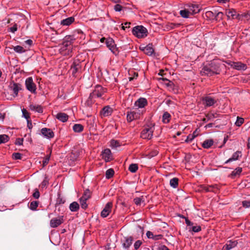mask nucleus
I'll use <instances>...</instances> for the list:
<instances>
[{
	"label": "nucleus",
	"instance_id": "nucleus-1",
	"mask_svg": "<svg viewBox=\"0 0 250 250\" xmlns=\"http://www.w3.org/2000/svg\"><path fill=\"white\" fill-rule=\"evenodd\" d=\"M75 39L73 36H66L63 40L62 43L60 45V53L63 56H72V44Z\"/></svg>",
	"mask_w": 250,
	"mask_h": 250
},
{
	"label": "nucleus",
	"instance_id": "nucleus-2",
	"mask_svg": "<svg viewBox=\"0 0 250 250\" xmlns=\"http://www.w3.org/2000/svg\"><path fill=\"white\" fill-rule=\"evenodd\" d=\"M133 35L138 38H143L147 36V30L142 25L135 26L132 31Z\"/></svg>",
	"mask_w": 250,
	"mask_h": 250
},
{
	"label": "nucleus",
	"instance_id": "nucleus-3",
	"mask_svg": "<svg viewBox=\"0 0 250 250\" xmlns=\"http://www.w3.org/2000/svg\"><path fill=\"white\" fill-rule=\"evenodd\" d=\"M154 130V126L150 125L146 126L142 131L141 137L144 139L150 140L153 136V133Z\"/></svg>",
	"mask_w": 250,
	"mask_h": 250
},
{
	"label": "nucleus",
	"instance_id": "nucleus-4",
	"mask_svg": "<svg viewBox=\"0 0 250 250\" xmlns=\"http://www.w3.org/2000/svg\"><path fill=\"white\" fill-rule=\"evenodd\" d=\"M106 92V89L100 85H96L94 90L90 94V98H96L102 97Z\"/></svg>",
	"mask_w": 250,
	"mask_h": 250
},
{
	"label": "nucleus",
	"instance_id": "nucleus-5",
	"mask_svg": "<svg viewBox=\"0 0 250 250\" xmlns=\"http://www.w3.org/2000/svg\"><path fill=\"white\" fill-rule=\"evenodd\" d=\"M105 43L109 49L115 55L118 54L119 51L114 41L110 38L106 39Z\"/></svg>",
	"mask_w": 250,
	"mask_h": 250
},
{
	"label": "nucleus",
	"instance_id": "nucleus-6",
	"mask_svg": "<svg viewBox=\"0 0 250 250\" xmlns=\"http://www.w3.org/2000/svg\"><path fill=\"white\" fill-rule=\"evenodd\" d=\"M25 84L26 89L32 93H35L36 92V85L33 82L32 77L27 78L25 82Z\"/></svg>",
	"mask_w": 250,
	"mask_h": 250
},
{
	"label": "nucleus",
	"instance_id": "nucleus-7",
	"mask_svg": "<svg viewBox=\"0 0 250 250\" xmlns=\"http://www.w3.org/2000/svg\"><path fill=\"white\" fill-rule=\"evenodd\" d=\"M190 14H194L200 12V9L199 5L196 4H187L185 6Z\"/></svg>",
	"mask_w": 250,
	"mask_h": 250
},
{
	"label": "nucleus",
	"instance_id": "nucleus-8",
	"mask_svg": "<svg viewBox=\"0 0 250 250\" xmlns=\"http://www.w3.org/2000/svg\"><path fill=\"white\" fill-rule=\"evenodd\" d=\"M63 222V216H59L58 218H52L50 221V226L55 228L61 225Z\"/></svg>",
	"mask_w": 250,
	"mask_h": 250
},
{
	"label": "nucleus",
	"instance_id": "nucleus-9",
	"mask_svg": "<svg viewBox=\"0 0 250 250\" xmlns=\"http://www.w3.org/2000/svg\"><path fill=\"white\" fill-rule=\"evenodd\" d=\"M209 64L214 74H219L220 73L221 71L220 63L218 61L213 60Z\"/></svg>",
	"mask_w": 250,
	"mask_h": 250
},
{
	"label": "nucleus",
	"instance_id": "nucleus-10",
	"mask_svg": "<svg viewBox=\"0 0 250 250\" xmlns=\"http://www.w3.org/2000/svg\"><path fill=\"white\" fill-rule=\"evenodd\" d=\"M113 204L111 202H108L105 206L104 209L101 213V215L102 217H106L111 211Z\"/></svg>",
	"mask_w": 250,
	"mask_h": 250
},
{
	"label": "nucleus",
	"instance_id": "nucleus-11",
	"mask_svg": "<svg viewBox=\"0 0 250 250\" xmlns=\"http://www.w3.org/2000/svg\"><path fill=\"white\" fill-rule=\"evenodd\" d=\"M42 135L45 138L51 139L54 137V133L50 128H43L41 130Z\"/></svg>",
	"mask_w": 250,
	"mask_h": 250
},
{
	"label": "nucleus",
	"instance_id": "nucleus-12",
	"mask_svg": "<svg viewBox=\"0 0 250 250\" xmlns=\"http://www.w3.org/2000/svg\"><path fill=\"white\" fill-rule=\"evenodd\" d=\"M201 74L202 76L207 75L208 76H211L214 75L209 64L203 67L201 70Z\"/></svg>",
	"mask_w": 250,
	"mask_h": 250
},
{
	"label": "nucleus",
	"instance_id": "nucleus-13",
	"mask_svg": "<svg viewBox=\"0 0 250 250\" xmlns=\"http://www.w3.org/2000/svg\"><path fill=\"white\" fill-rule=\"evenodd\" d=\"M81 69V62L79 61H74L71 65V70L72 71V75L75 76V74L79 72Z\"/></svg>",
	"mask_w": 250,
	"mask_h": 250
},
{
	"label": "nucleus",
	"instance_id": "nucleus-14",
	"mask_svg": "<svg viewBox=\"0 0 250 250\" xmlns=\"http://www.w3.org/2000/svg\"><path fill=\"white\" fill-rule=\"evenodd\" d=\"M102 158L105 162H109L112 159V156L110 150L108 148L105 149L103 151Z\"/></svg>",
	"mask_w": 250,
	"mask_h": 250
},
{
	"label": "nucleus",
	"instance_id": "nucleus-15",
	"mask_svg": "<svg viewBox=\"0 0 250 250\" xmlns=\"http://www.w3.org/2000/svg\"><path fill=\"white\" fill-rule=\"evenodd\" d=\"M10 88L13 92V96L15 97L18 96L19 91L21 90V86L18 83H13L10 85Z\"/></svg>",
	"mask_w": 250,
	"mask_h": 250
},
{
	"label": "nucleus",
	"instance_id": "nucleus-16",
	"mask_svg": "<svg viewBox=\"0 0 250 250\" xmlns=\"http://www.w3.org/2000/svg\"><path fill=\"white\" fill-rule=\"evenodd\" d=\"M204 104L206 106H211L213 105L216 102V101L210 96H206L203 98Z\"/></svg>",
	"mask_w": 250,
	"mask_h": 250
},
{
	"label": "nucleus",
	"instance_id": "nucleus-17",
	"mask_svg": "<svg viewBox=\"0 0 250 250\" xmlns=\"http://www.w3.org/2000/svg\"><path fill=\"white\" fill-rule=\"evenodd\" d=\"M112 111V108L110 106L107 105L103 108L100 114L102 117H107L111 115Z\"/></svg>",
	"mask_w": 250,
	"mask_h": 250
},
{
	"label": "nucleus",
	"instance_id": "nucleus-18",
	"mask_svg": "<svg viewBox=\"0 0 250 250\" xmlns=\"http://www.w3.org/2000/svg\"><path fill=\"white\" fill-rule=\"evenodd\" d=\"M231 66L238 70H245L247 69V66L245 64L241 62H232Z\"/></svg>",
	"mask_w": 250,
	"mask_h": 250
},
{
	"label": "nucleus",
	"instance_id": "nucleus-19",
	"mask_svg": "<svg viewBox=\"0 0 250 250\" xmlns=\"http://www.w3.org/2000/svg\"><path fill=\"white\" fill-rule=\"evenodd\" d=\"M147 100L144 98L138 99L134 104V106L138 108H143L147 104Z\"/></svg>",
	"mask_w": 250,
	"mask_h": 250
},
{
	"label": "nucleus",
	"instance_id": "nucleus-20",
	"mask_svg": "<svg viewBox=\"0 0 250 250\" xmlns=\"http://www.w3.org/2000/svg\"><path fill=\"white\" fill-rule=\"evenodd\" d=\"M219 15H223V14L222 12H217L216 11H214V12L208 11L206 12V17L211 19H216L217 17L219 16Z\"/></svg>",
	"mask_w": 250,
	"mask_h": 250
},
{
	"label": "nucleus",
	"instance_id": "nucleus-21",
	"mask_svg": "<svg viewBox=\"0 0 250 250\" xmlns=\"http://www.w3.org/2000/svg\"><path fill=\"white\" fill-rule=\"evenodd\" d=\"M237 245V241L230 240L224 246L223 250H230L234 248Z\"/></svg>",
	"mask_w": 250,
	"mask_h": 250
},
{
	"label": "nucleus",
	"instance_id": "nucleus-22",
	"mask_svg": "<svg viewBox=\"0 0 250 250\" xmlns=\"http://www.w3.org/2000/svg\"><path fill=\"white\" fill-rule=\"evenodd\" d=\"M144 53L148 56H151L154 52L152 44H148L143 49Z\"/></svg>",
	"mask_w": 250,
	"mask_h": 250
},
{
	"label": "nucleus",
	"instance_id": "nucleus-23",
	"mask_svg": "<svg viewBox=\"0 0 250 250\" xmlns=\"http://www.w3.org/2000/svg\"><path fill=\"white\" fill-rule=\"evenodd\" d=\"M138 113L134 111L128 112L127 113L126 118L128 122H131L133 120L138 118Z\"/></svg>",
	"mask_w": 250,
	"mask_h": 250
},
{
	"label": "nucleus",
	"instance_id": "nucleus-24",
	"mask_svg": "<svg viewBox=\"0 0 250 250\" xmlns=\"http://www.w3.org/2000/svg\"><path fill=\"white\" fill-rule=\"evenodd\" d=\"M56 118L62 122H65L68 120V116L65 113L60 112L56 115Z\"/></svg>",
	"mask_w": 250,
	"mask_h": 250
},
{
	"label": "nucleus",
	"instance_id": "nucleus-25",
	"mask_svg": "<svg viewBox=\"0 0 250 250\" xmlns=\"http://www.w3.org/2000/svg\"><path fill=\"white\" fill-rule=\"evenodd\" d=\"M240 157H241V152L239 151H237L235 152H234L233 154L232 157L229 158L228 160H227L225 163L227 164L233 161L237 160Z\"/></svg>",
	"mask_w": 250,
	"mask_h": 250
},
{
	"label": "nucleus",
	"instance_id": "nucleus-26",
	"mask_svg": "<svg viewBox=\"0 0 250 250\" xmlns=\"http://www.w3.org/2000/svg\"><path fill=\"white\" fill-rule=\"evenodd\" d=\"M29 109L32 111H35L40 113H42L43 112L42 107L38 104H31L29 105Z\"/></svg>",
	"mask_w": 250,
	"mask_h": 250
},
{
	"label": "nucleus",
	"instance_id": "nucleus-27",
	"mask_svg": "<svg viewBox=\"0 0 250 250\" xmlns=\"http://www.w3.org/2000/svg\"><path fill=\"white\" fill-rule=\"evenodd\" d=\"M74 17H70L61 21V24L62 25L69 26L74 21Z\"/></svg>",
	"mask_w": 250,
	"mask_h": 250
},
{
	"label": "nucleus",
	"instance_id": "nucleus-28",
	"mask_svg": "<svg viewBox=\"0 0 250 250\" xmlns=\"http://www.w3.org/2000/svg\"><path fill=\"white\" fill-rule=\"evenodd\" d=\"M226 15L228 18L235 19L237 18L236 11L233 9H229L226 11Z\"/></svg>",
	"mask_w": 250,
	"mask_h": 250
},
{
	"label": "nucleus",
	"instance_id": "nucleus-29",
	"mask_svg": "<svg viewBox=\"0 0 250 250\" xmlns=\"http://www.w3.org/2000/svg\"><path fill=\"white\" fill-rule=\"evenodd\" d=\"M133 238L132 237L125 238V242L123 244V246L125 249H128L132 244Z\"/></svg>",
	"mask_w": 250,
	"mask_h": 250
},
{
	"label": "nucleus",
	"instance_id": "nucleus-30",
	"mask_svg": "<svg viewBox=\"0 0 250 250\" xmlns=\"http://www.w3.org/2000/svg\"><path fill=\"white\" fill-rule=\"evenodd\" d=\"M171 119L170 114L167 111L165 112L163 115L162 121L164 124H167Z\"/></svg>",
	"mask_w": 250,
	"mask_h": 250
},
{
	"label": "nucleus",
	"instance_id": "nucleus-31",
	"mask_svg": "<svg viewBox=\"0 0 250 250\" xmlns=\"http://www.w3.org/2000/svg\"><path fill=\"white\" fill-rule=\"evenodd\" d=\"M242 171V168L240 167L236 168L229 175V177L231 178H234L237 176H238Z\"/></svg>",
	"mask_w": 250,
	"mask_h": 250
},
{
	"label": "nucleus",
	"instance_id": "nucleus-32",
	"mask_svg": "<svg viewBox=\"0 0 250 250\" xmlns=\"http://www.w3.org/2000/svg\"><path fill=\"white\" fill-rule=\"evenodd\" d=\"M73 129L75 132L80 133L83 131V126L81 124H76L73 125Z\"/></svg>",
	"mask_w": 250,
	"mask_h": 250
},
{
	"label": "nucleus",
	"instance_id": "nucleus-33",
	"mask_svg": "<svg viewBox=\"0 0 250 250\" xmlns=\"http://www.w3.org/2000/svg\"><path fill=\"white\" fill-rule=\"evenodd\" d=\"M79 205L76 202H73L70 204L69 206V209L71 211L75 212L79 209Z\"/></svg>",
	"mask_w": 250,
	"mask_h": 250
},
{
	"label": "nucleus",
	"instance_id": "nucleus-34",
	"mask_svg": "<svg viewBox=\"0 0 250 250\" xmlns=\"http://www.w3.org/2000/svg\"><path fill=\"white\" fill-rule=\"evenodd\" d=\"M213 144V141L212 139L206 140L203 142L202 146L205 148H208Z\"/></svg>",
	"mask_w": 250,
	"mask_h": 250
},
{
	"label": "nucleus",
	"instance_id": "nucleus-35",
	"mask_svg": "<svg viewBox=\"0 0 250 250\" xmlns=\"http://www.w3.org/2000/svg\"><path fill=\"white\" fill-rule=\"evenodd\" d=\"M91 192L89 189H86L81 198L84 200H88L91 197Z\"/></svg>",
	"mask_w": 250,
	"mask_h": 250
},
{
	"label": "nucleus",
	"instance_id": "nucleus-36",
	"mask_svg": "<svg viewBox=\"0 0 250 250\" xmlns=\"http://www.w3.org/2000/svg\"><path fill=\"white\" fill-rule=\"evenodd\" d=\"M170 185L174 188H176L178 185V179L174 177L170 180Z\"/></svg>",
	"mask_w": 250,
	"mask_h": 250
},
{
	"label": "nucleus",
	"instance_id": "nucleus-37",
	"mask_svg": "<svg viewBox=\"0 0 250 250\" xmlns=\"http://www.w3.org/2000/svg\"><path fill=\"white\" fill-rule=\"evenodd\" d=\"M180 15L184 18H188L189 17V15L190 14L188 13V9L185 7L184 10H181L180 11Z\"/></svg>",
	"mask_w": 250,
	"mask_h": 250
},
{
	"label": "nucleus",
	"instance_id": "nucleus-38",
	"mask_svg": "<svg viewBox=\"0 0 250 250\" xmlns=\"http://www.w3.org/2000/svg\"><path fill=\"white\" fill-rule=\"evenodd\" d=\"M39 202L37 201H34L30 203L29 208L30 209L32 210H35L37 209V208L38 207Z\"/></svg>",
	"mask_w": 250,
	"mask_h": 250
},
{
	"label": "nucleus",
	"instance_id": "nucleus-39",
	"mask_svg": "<svg viewBox=\"0 0 250 250\" xmlns=\"http://www.w3.org/2000/svg\"><path fill=\"white\" fill-rule=\"evenodd\" d=\"M138 167L137 164H132L130 165V166H129V167H128V170L132 173H134V172H136V171L138 170Z\"/></svg>",
	"mask_w": 250,
	"mask_h": 250
},
{
	"label": "nucleus",
	"instance_id": "nucleus-40",
	"mask_svg": "<svg viewBox=\"0 0 250 250\" xmlns=\"http://www.w3.org/2000/svg\"><path fill=\"white\" fill-rule=\"evenodd\" d=\"M114 174V171L112 168L107 169L105 172V177L107 179L111 178Z\"/></svg>",
	"mask_w": 250,
	"mask_h": 250
},
{
	"label": "nucleus",
	"instance_id": "nucleus-41",
	"mask_svg": "<svg viewBox=\"0 0 250 250\" xmlns=\"http://www.w3.org/2000/svg\"><path fill=\"white\" fill-rule=\"evenodd\" d=\"M165 102L167 105L171 108H174L176 105V104L172 100L167 99L165 100Z\"/></svg>",
	"mask_w": 250,
	"mask_h": 250
},
{
	"label": "nucleus",
	"instance_id": "nucleus-42",
	"mask_svg": "<svg viewBox=\"0 0 250 250\" xmlns=\"http://www.w3.org/2000/svg\"><path fill=\"white\" fill-rule=\"evenodd\" d=\"M9 137L8 135L3 134V135H0V144L2 143H5L8 141L9 140Z\"/></svg>",
	"mask_w": 250,
	"mask_h": 250
},
{
	"label": "nucleus",
	"instance_id": "nucleus-43",
	"mask_svg": "<svg viewBox=\"0 0 250 250\" xmlns=\"http://www.w3.org/2000/svg\"><path fill=\"white\" fill-rule=\"evenodd\" d=\"M110 146L112 148H116L119 146H120V142L118 141L112 140L110 141Z\"/></svg>",
	"mask_w": 250,
	"mask_h": 250
},
{
	"label": "nucleus",
	"instance_id": "nucleus-44",
	"mask_svg": "<svg viewBox=\"0 0 250 250\" xmlns=\"http://www.w3.org/2000/svg\"><path fill=\"white\" fill-rule=\"evenodd\" d=\"M13 49L16 52L19 53H22L25 51L24 48L20 45L14 46Z\"/></svg>",
	"mask_w": 250,
	"mask_h": 250
},
{
	"label": "nucleus",
	"instance_id": "nucleus-45",
	"mask_svg": "<svg viewBox=\"0 0 250 250\" xmlns=\"http://www.w3.org/2000/svg\"><path fill=\"white\" fill-rule=\"evenodd\" d=\"M244 119L243 118L237 117L235 125L237 126H240L244 123Z\"/></svg>",
	"mask_w": 250,
	"mask_h": 250
},
{
	"label": "nucleus",
	"instance_id": "nucleus-46",
	"mask_svg": "<svg viewBox=\"0 0 250 250\" xmlns=\"http://www.w3.org/2000/svg\"><path fill=\"white\" fill-rule=\"evenodd\" d=\"M86 200H84V199H83L82 198H81L80 199V202L81 206V207L85 209L87 207V204L86 203Z\"/></svg>",
	"mask_w": 250,
	"mask_h": 250
},
{
	"label": "nucleus",
	"instance_id": "nucleus-47",
	"mask_svg": "<svg viewBox=\"0 0 250 250\" xmlns=\"http://www.w3.org/2000/svg\"><path fill=\"white\" fill-rule=\"evenodd\" d=\"M94 120H95L94 118H90L87 120V123L88 124V125L89 126V129L94 128Z\"/></svg>",
	"mask_w": 250,
	"mask_h": 250
},
{
	"label": "nucleus",
	"instance_id": "nucleus-48",
	"mask_svg": "<svg viewBox=\"0 0 250 250\" xmlns=\"http://www.w3.org/2000/svg\"><path fill=\"white\" fill-rule=\"evenodd\" d=\"M22 116L25 118L27 120L30 118L29 114L28 112L24 108L21 110Z\"/></svg>",
	"mask_w": 250,
	"mask_h": 250
},
{
	"label": "nucleus",
	"instance_id": "nucleus-49",
	"mask_svg": "<svg viewBox=\"0 0 250 250\" xmlns=\"http://www.w3.org/2000/svg\"><path fill=\"white\" fill-rule=\"evenodd\" d=\"M12 158L14 160H21L22 158V155L20 153H14L12 154Z\"/></svg>",
	"mask_w": 250,
	"mask_h": 250
},
{
	"label": "nucleus",
	"instance_id": "nucleus-50",
	"mask_svg": "<svg viewBox=\"0 0 250 250\" xmlns=\"http://www.w3.org/2000/svg\"><path fill=\"white\" fill-rule=\"evenodd\" d=\"M201 188L203 190H204L206 192H214L215 191L210 188L209 186H206L205 185H202Z\"/></svg>",
	"mask_w": 250,
	"mask_h": 250
},
{
	"label": "nucleus",
	"instance_id": "nucleus-51",
	"mask_svg": "<svg viewBox=\"0 0 250 250\" xmlns=\"http://www.w3.org/2000/svg\"><path fill=\"white\" fill-rule=\"evenodd\" d=\"M134 202L136 205L139 206L141 205L142 202H143V200L142 198L140 197H136L134 198Z\"/></svg>",
	"mask_w": 250,
	"mask_h": 250
},
{
	"label": "nucleus",
	"instance_id": "nucleus-52",
	"mask_svg": "<svg viewBox=\"0 0 250 250\" xmlns=\"http://www.w3.org/2000/svg\"><path fill=\"white\" fill-rule=\"evenodd\" d=\"M180 25V23H170L168 24V27L170 29H174L175 28L179 27Z\"/></svg>",
	"mask_w": 250,
	"mask_h": 250
},
{
	"label": "nucleus",
	"instance_id": "nucleus-53",
	"mask_svg": "<svg viewBox=\"0 0 250 250\" xmlns=\"http://www.w3.org/2000/svg\"><path fill=\"white\" fill-rule=\"evenodd\" d=\"M191 229L192 231L194 232H198L201 230V228L200 226H193Z\"/></svg>",
	"mask_w": 250,
	"mask_h": 250
},
{
	"label": "nucleus",
	"instance_id": "nucleus-54",
	"mask_svg": "<svg viewBox=\"0 0 250 250\" xmlns=\"http://www.w3.org/2000/svg\"><path fill=\"white\" fill-rule=\"evenodd\" d=\"M94 98H90V96H89L88 99L86 100V102H85V104L88 106H91L92 104L93 103V100L94 99Z\"/></svg>",
	"mask_w": 250,
	"mask_h": 250
},
{
	"label": "nucleus",
	"instance_id": "nucleus-55",
	"mask_svg": "<svg viewBox=\"0 0 250 250\" xmlns=\"http://www.w3.org/2000/svg\"><path fill=\"white\" fill-rule=\"evenodd\" d=\"M142 242L140 240H137V241L135 242V243H134V249L135 250H137L139 248V247L141 246V245H142Z\"/></svg>",
	"mask_w": 250,
	"mask_h": 250
},
{
	"label": "nucleus",
	"instance_id": "nucleus-56",
	"mask_svg": "<svg viewBox=\"0 0 250 250\" xmlns=\"http://www.w3.org/2000/svg\"><path fill=\"white\" fill-rule=\"evenodd\" d=\"M123 7L119 4H116L114 6V9L117 12H120L122 10Z\"/></svg>",
	"mask_w": 250,
	"mask_h": 250
},
{
	"label": "nucleus",
	"instance_id": "nucleus-57",
	"mask_svg": "<svg viewBox=\"0 0 250 250\" xmlns=\"http://www.w3.org/2000/svg\"><path fill=\"white\" fill-rule=\"evenodd\" d=\"M242 205L244 207L250 208V200H245L242 202Z\"/></svg>",
	"mask_w": 250,
	"mask_h": 250
},
{
	"label": "nucleus",
	"instance_id": "nucleus-58",
	"mask_svg": "<svg viewBox=\"0 0 250 250\" xmlns=\"http://www.w3.org/2000/svg\"><path fill=\"white\" fill-rule=\"evenodd\" d=\"M40 194L38 189H36L33 194V196L35 199H38L40 197Z\"/></svg>",
	"mask_w": 250,
	"mask_h": 250
},
{
	"label": "nucleus",
	"instance_id": "nucleus-59",
	"mask_svg": "<svg viewBox=\"0 0 250 250\" xmlns=\"http://www.w3.org/2000/svg\"><path fill=\"white\" fill-rule=\"evenodd\" d=\"M23 138H18L16 139L15 144L18 146L22 145L23 144Z\"/></svg>",
	"mask_w": 250,
	"mask_h": 250
},
{
	"label": "nucleus",
	"instance_id": "nucleus-60",
	"mask_svg": "<svg viewBox=\"0 0 250 250\" xmlns=\"http://www.w3.org/2000/svg\"><path fill=\"white\" fill-rule=\"evenodd\" d=\"M194 138L195 136L192 135L191 134H189V135L188 136L186 141L187 142H191L194 139Z\"/></svg>",
	"mask_w": 250,
	"mask_h": 250
},
{
	"label": "nucleus",
	"instance_id": "nucleus-61",
	"mask_svg": "<svg viewBox=\"0 0 250 250\" xmlns=\"http://www.w3.org/2000/svg\"><path fill=\"white\" fill-rule=\"evenodd\" d=\"M146 235L148 238L153 239V237H154V234L151 231H147L146 233Z\"/></svg>",
	"mask_w": 250,
	"mask_h": 250
},
{
	"label": "nucleus",
	"instance_id": "nucleus-62",
	"mask_svg": "<svg viewBox=\"0 0 250 250\" xmlns=\"http://www.w3.org/2000/svg\"><path fill=\"white\" fill-rule=\"evenodd\" d=\"M163 238V235L161 234L154 235L153 240H158L161 239Z\"/></svg>",
	"mask_w": 250,
	"mask_h": 250
},
{
	"label": "nucleus",
	"instance_id": "nucleus-63",
	"mask_svg": "<svg viewBox=\"0 0 250 250\" xmlns=\"http://www.w3.org/2000/svg\"><path fill=\"white\" fill-rule=\"evenodd\" d=\"M17 30V25L15 24L10 28V31L12 33H15Z\"/></svg>",
	"mask_w": 250,
	"mask_h": 250
},
{
	"label": "nucleus",
	"instance_id": "nucleus-64",
	"mask_svg": "<svg viewBox=\"0 0 250 250\" xmlns=\"http://www.w3.org/2000/svg\"><path fill=\"white\" fill-rule=\"evenodd\" d=\"M160 250H169V249L165 245H161L159 247Z\"/></svg>",
	"mask_w": 250,
	"mask_h": 250
}]
</instances>
